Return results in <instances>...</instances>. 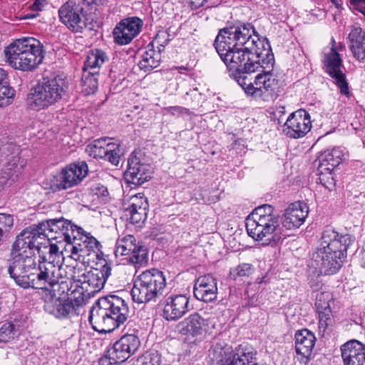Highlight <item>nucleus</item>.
I'll list each match as a JSON object with an SVG mask.
<instances>
[{
    "instance_id": "1",
    "label": "nucleus",
    "mask_w": 365,
    "mask_h": 365,
    "mask_svg": "<svg viewBox=\"0 0 365 365\" xmlns=\"http://www.w3.org/2000/svg\"><path fill=\"white\" fill-rule=\"evenodd\" d=\"M354 237L342 235L332 227H327L322 232L321 242L313 254L312 266L324 275L339 272L346 257V251L354 242Z\"/></svg>"
},
{
    "instance_id": "2",
    "label": "nucleus",
    "mask_w": 365,
    "mask_h": 365,
    "mask_svg": "<svg viewBox=\"0 0 365 365\" xmlns=\"http://www.w3.org/2000/svg\"><path fill=\"white\" fill-rule=\"evenodd\" d=\"M125 301L115 295L100 298L90 311L89 322L99 333H109L123 324L129 316Z\"/></svg>"
},
{
    "instance_id": "3",
    "label": "nucleus",
    "mask_w": 365,
    "mask_h": 365,
    "mask_svg": "<svg viewBox=\"0 0 365 365\" xmlns=\"http://www.w3.org/2000/svg\"><path fill=\"white\" fill-rule=\"evenodd\" d=\"M246 230L250 237L267 245H276L287 236L273 207L267 204L255 208L248 215Z\"/></svg>"
},
{
    "instance_id": "4",
    "label": "nucleus",
    "mask_w": 365,
    "mask_h": 365,
    "mask_svg": "<svg viewBox=\"0 0 365 365\" xmlns=\"http://www.w3.org/2000/svg\"><path fill=\"white\" fill-rule=\"evenodd\" d=\"M267 48L252 47L246 48V46H225L222 49L220 44H214V46L222 61L230 70L240 73H255L261 69L262 65H266L268 57L272 56L270 53L269 45L266 43Z\"/></svg>"
},
{
    "instance_id": "5",
    "label": "nucleus",
    "mask_w": 365,
    "mask_h": 365,
    "mask_svg": "<svg viewBox=\"0 0 365 365\" xmlns=\"http://www.w3.org/2000/svg\"><path fill=\"white\" fill-rule=\"evenodd\" d=\"M28 232H21L13 244L11 257L7 272L16 284L23 288H30L31 278L36 265V257L34 248L38 247L26 235Z\"/></svg>"
},
{
    "instance_id": "6",
    "label": "nucleus",
    "mask_w": 365,
    "mask_h": 365,
    "mask_svg": "<svg viewBox=\"0 0 365 365\" xmlns=\"http://www.w3.org/2000/svg\"><path fill=\"white\" fill-rule=\"evenodd\" d=\"M65 258L59 246L51 243L48 255L42 261H39L38 266L35 265L30 287L48 289L60 283L61 279H68L63 268ZM64 284L65 282H61V286Z\"/></svg>"
},
{
    "instance_id": "7",
    "label": "nucleus",
    "mask_w": 365,
    "mask_h": 365,
    "mask_svg": "<svg viewBox=\"0 0 365 365\" xmlns=\"http://www.w3.org/2000/svg\"><path fill=\"white\" fill-rule=\"evenodd\" d=\"M6 62L14 68L31 71L44 58L43 45L34 38L15 40L4 49Z\"/></svg>"
},
{
    "instance_id": "8",
    "label": "nucleus",
    "mask_w": 365,
    "mask_h": 365,
    "mask_svg": "<svg viewBox=\"0 0 365 365\" xmlns=\"http://www.w3.org/2000/svg\"><path fill=\"white\" fill-rule=\"evenodd\" d=\"M68 89V83L63 76L43 78L31 88L28 103L33 110L48 108L66 96Z\"/></svg>"
},
{
    "instance_id": "9",
    "label": "nucleus",
    "mask_w": 365,
    "mask_h": 365,
    "mask_svg": "<svg viewBox=\"0 0 365 365\" xmlns=\"http://www.w3.org/2000/svg\"><path fill=\"white\" fill-rule=\"evenodd\" d=\"M274 57L269 56L266 65L262 64L261 69L255 81L247 79L245 74L249 73H232L230 76L233 77L237 83L242 88L245 92L255 98H267L272 96L278 88V79L277 75L273 72Z\"/></svg>"
},
{
    "instance_id": "10",
    "label": "nucleus",
    "mask_w": 365,
    "mask_h": 365,
    "mask_svg": "<svg viewBox=\"0 0 365 365\" xmlns=\"http://www.w3.org/2000/svg\"><path fill=\"white\" fill-rule=\"evenodd\" d=\"M76 225L71 221L63 217L58 219H49L34 225L22 232H28L27 237L33 241L35 245H39L38 239H47L48 240H56V245H58L60 250H63L64 245L71 240L72 234Z\"/></svg>"
},
{
    "instance_id": "11",
    "label": "nucleus",
    "mask_w": 365,
    "mask_h": 365,
    "mask_svg": "<svg viewBox=\"0 0 365 365\" xmlns=\"http://www.w3.org/2000/svg\"><path fill=\"white\" fill-rule=\"evenodd\" d=\"M214 44H220V48L225 46H246L267 48L264 39H261L256 32L255 27L250 23L236 22L229 25L218 32Z\"/></svg>"
},
{
    "instance_id": "12",
    "label": "nucleus",
    "mask_w": 365,
    "mask_h": 365,
    "mask_svg": "<svg viewBox=\"0 0 365 365\" xmlns=\"http://www.w3.org/2000/svg\"><path fill=\"white\" fill-rule=\"evenodd\" d=\"M164 273L157 269H150L136 277L131 289L133 300L138 304L155 301L166 289Z\"/></svg>"
},
{
    "instance_id": "13",
    "label": "nucleus",
    "mask_w": 365,
    "mask_h": 365,
    "mask_svg": "<svg viewBox=\"0 0 365 365\" xmlns=\"http://www.w3.org/2000/svg\"><path fill=\"white\" fill-rule=\"evenodd\" d=\"M100 242L90 233L81 227H76L71 240L66 242L61 251L66 257L76 262H86L94 259H100L103 254Z\"/></svg>"
},
{
    "instance_id": "14",
    "label": "nucleus",
    "mask_w": 365,
    "mask_h": 365,
    "mask_svg": "<svg viewBox=\"0 0 365 365\" xmlns=\"http://www.w3.org/2000/svg\"><path fill=\"white\" fill-rule=\"evenodd\" d=\"M257 352L247 344H241L232 350L227 344H216L209 350L212 365H259Z\"/></svg>"
},
{
    "instance_id": "15",
    "label": "nucleus",
    "mask_w": 365,
    "mask_h": 365,
    "mask_svg": "<svg viewBox=\"0 0 365 365\" xmlns=\"http://www.w3.org/2000/svg\"><path fill=\"white\" fill-rule=\"evenodd\" d=\"M110 274L111 267L105 262L101 268L93 269L83 274L75 285L71 287L85 305L91 297L103 289Z\"/></svg>"
},
{
    "instance_id": "16",
    "label": "nucleus",
    "mask_w": 365,
    "mask_h": 365,
    "mask_svg": "<svg viewBox=\"0 0 365 365\" xmlns=\"http://www.w3.org/2000/svg\"><path fill=\"white\" fill-rule=\"evenodd\" d=\"M67 296L68 298L63 299L49 294L45 299V312L58 319L77 315L78 309L83 306V301L76 296L72 287L68 289Z\"/></svg>"
},
{
    "instance_id": "17",
    "label": "nucleus",
    "mask_w": 365,
    "mask_h": 365,
    "mask_svg": "<svg viewBox=\"0 0 365 365\" xmlns=\"http://www.w3.org/2000/svg\"><path fill=\"white\" fill-rule=\"evenodd\" d=\"M115 255L117 257H122L127 263L135 266L145 264L148 258L147 249L131 235L118 237L115 243Z\"/></svg>"
},
{
    "instance_id": "18",
    "label": "nucleus",
    "mask_w": 365,
    "mask_h": 365,
    "mask_svg": "<svg viewBox=\"0 0 365 365\" xmlns=\"http://www.w3.org/2000/svg\"><path fill=\"white\" fill-rule=\"evenodd\" d=\"M88 165L85 162H78L67 165L57 173L53 180L54 190H63L78 185L87 175Z\"/></svg>"
},
{
    "instance_id": "19",
    "label": "nucleus",
    "mask_w": 365,
    "mask_h": 365,
    "mask_svg": "<svg viewBox=\"0 0 365 365\" xmlns=\"http://www.w3.org/2000/svg\"><path fill=\"white\" fill-rule=\"evenodd\" d=\"M58 16L61 21L73 32H82L87 26L88 19L83 4L74 0H68L62 5L58 10Z\"/></svg>"
},
{
    "instance_id": "20",
    "label": "nucleus",
    "mask_w": 365,
    "mask_h": 365,
    "mask_svg": "<svg viewBox=\"0 0 365 365\" xmlns=\"http://www.w3.org/2000/svg\"><path fill=\"white\" fill-rule=\"evenodd\" d=\"M323 63L325 71L334 80L335 84L343 94H348V83L341 71L342 60L333 46L324 51Z\"/></svg>"
},
{
    "instance_id": "21",
    "label": "nucleus",
    "mask_w": 365,
    "mask_h": 365,
    "mask_svg": "<svg viewBox=\"0 0 365 365\" xmlns=\"http://www.w3.org/2000/svg\"><path fill=\"white\" fill-rule=\"evenodd\" d=\"M312 128L309 114L304 110L292 113L283 125V133L292 138L304 137Z\"/></svg>"
},
{
    "instance_id": "22",
    "label": "nucleus",
    "mask_w": 365,
    "mask_h": 365,
    "mask_svg": "<svg viewBox=\"0 0 365 365\" xmlns=\"http://www.w3.org/2000/svg\"><path fill=\"white\" fill-rule=\"evenodd\" d=\"M86 152L94 158L105 159L115 165L118 164L120 158L118 145L110 142L108 138L94 140L86 146Z\"/></svg>"
},
{
    "instance_id": "23",
    "label": "nucleus",
    "mask_w": 365,
    "mask_h": 365,
    "mask_svg": "<svg viewBox=\"0 0 365 365\" xmlns=\"http://www.w3.org/2000/svg\"><path fill=\"white\" fill-rule=\"evenodd\" d=\"M140 340L135 334H125L115 341L108 349V356L113 363H122L133 354L140 346Z\"/></svg>"
},
{
    "instance_id": "24",
    "label": "nucleus",
    "mask_w": 365,
    "mask_h": 365,
    "mask_svg": "<svg viewBox=\"0 0 365 365\" xmlns=\"http://www.w3.org/2000/svg\"><path fill=\"white\" fill-rule=\"evenodd\" d=\"M143 25V21L136 16L121 20L113 29L114 41L118 45L130 43L139 34Z\"/></svg>"
},
{
    "instance_id": "25",
    "label": "nucleus",
    "mask_w": 365,
    "mask_h": 365,
    "mask_svg": "<svg viewBox=\"0 0 365 365\" xmlns=\"http://www.w3.org/2000/svg\"><path fill=\"white\" fill-rule=\"evenodd\" d=\"M189 298L185 294H170L165 297L163 305V317L166 320L176 321L189 311Z\"/></svg>"
},
{
    "instance_id": "26",
    "label": "nucleus",
    "mask_w": 365,
    "mask_h": 365,
    "mask_svg": "<svg viewBox=\"0 0 365 365\" xmlns=\"http://www.w3.org/2000/svg\"><path fill=\"white\" fill-rule=\"evenodd\" d=\"M152 174L153 168L150 165L140 163L136 156L128 158V168L125 173V179L128 183L141 185L151 178Z\"/></svg>"
},
{
    "instance_id": "27",
    "label": "nucleus",
    "mask_w": 365,
    "mask_h": 365,
    "mask_svg": "<svg viewBox=\"0 0 365 365\" xmlns=\"http://www.w3.org/2000/svg\"><path fill=\"white\" fill-rule=\"evenodd\" d=\"M210 322L209 319H204L198 313H194L179 322L177 329L182 335L202 337L209 330Z\"/></svg>"
},
{
    "instance_id": "28",
    "label": "nucleus",
    "mask_w": 365,
    "mask_h": 365,
    "mask_svg": "<svg viewBox=\"0 0 365 365\" xmlns=\"http://www.w3.org/2000/svg\"><path fill=\"white\" fill-rule=\"evenodd\" d=\"M161 37L165 38V35L164 33H158L153 41L147 46L142 54L138 66L145 72L152 71L160 63L162 48H160V46L163 45L159 40Z\"/></svg>"
},
{
    "instance_id": "29",
    "label": "nucleus",
    "mask_w": 365,
    "mask_h": 365,
    "mask_svg": "<svg viewBox=\"0 0 365 365\" xmlns=\"http://www.w3.org/2000/svg\"><path fill=\"white\" fill-rule=\"evenodd\" d=\"M193 293L195 297L205 302H210L217 299V281L210 274L199 277L195 281Z\"/></svg>"
},
{
    "instance_id": "30",
    "label": "nucleus",
    "mask_w": 365,
    "mask_h": 365,
    "mask_svg": "<svg viewBox=\"0 0 365 365\" xmlns=\"http://www.w3.org/2000/svg\"><path fill=\"white\" fill-rule=\"evenodd\" d=\"M148 204L141 193L132 196L128 207L125 209V216L132 224L143 223L147 218Z\"/></svg>"
},
{
    "instance_id": "31",
    "label": "nucleus",
    "mask_w": 365,
    "mask_h": 365,
    "mask_svg": "<svg viewBox=\"0 0 365 365\" xmlns=\"http://www.w3.org/2000/svg\"><path fill=\"white\" fill-rule=\"evenodd\" d=\"M308 215V207L304 202H297L289 205L283 216L282 226L287 230L297 228Z\"/></svg>"
},
{
    "instance_id": "32",
    "label": "nucleus",
    "mask_w": 365,
    "mask_h": 365,
    "mask_svg": "<svg viewBox=\"0 0 365 365\" xmlns=\"http://www.w3.org/2000/svg\"><path fill=\"white\" fill-rule=\"evenodd\" d=\"M341 357L344 365H365V346L357 340L342 345Z\"/></svg>"
},
{
    "instance_id": "33",
    "label": "nucleus",
    "mask_w": 365,
    "mask_h": 365,
    "mask_svg": "<svg viewBox=\"0 0 365 365\" xmlns=\"http://www.w3.org/2000/svg\"><path fill=\"white\" fill-rule=\"evenodd\" d=\"M295 349L297 354L303 358L308 359L312 354L315 344L314 334L307 329L299 330L295 336Z\"/></svg>"
},
{
    "instance_id": "34",
    "label": "nucleus",
    "mask_w": 365,
    "mask_h": 365,
    "mask_svg": "<svg viewBox=\"0 0 365 365\" xmlns=\"http://www.w3.org/2000/svg\"><path fill=\"white\" fill-rule=\"evenodd\" d=\"M349 48L359 61L365 59V31L361 27H353L349 34Z\"/></svg>"
},
{
    "instance_id": "35",
    "label": "nucleus",
    "mask_w": 365,
    "mask_h": 365,
    "mask_svg": "<svg viewBox=\"0 0 365 365\" xmlns=\"http://www.w3.org/2000/svg\"><path fill=\"white\" fill-rule=\"evenodd\" d=\"M345 153L341 148H334L322 153L318 158L320 170H334L344 158Z\"/></svg>"
},
{
    "instance_id": "36",
    "label": "nucleus",
    "mask_w": 365,
    "mask_h": 365,
    "mask_svg": "<svg viewBox=\"0 0 365 365\" xmlns=\"http://www.w3.org/2000/svg\"><path fill=\"white\" fill-rule=\"evenodd\" d=\"M106 59L107 56L104 51L98 49L92 51L87 56L83 71H98L99 68L105 63Z\"/></svg>"
},
{
    "instance_id": "37",
    "label": "nucleus",
    "mask_w": 365,
    "mask_h": 365,
    "mask_svg": "<svg viewBox=\"0 0 365 365\" xmlns=\"http://www.w3.org/2000/svg\"><path fill=\"white\" fill-rule=\"evenodd\" d=\"M255 268L250 263H241L232 267L230 270V276L232 279H236L238 277H249L253 274Z\"/></svg>"
},
{
    "instance_id": "38",
    "label": "nucleus",
    "mask_w": 365,
    "mask_h": 365,
    "mask_svg": "<svg viewBox=\"0 0 365 365\" xmlns=\"http://www.w3.org/2000/svg\"><path fill=\"white\" fill-rule=\"evenodd\" d=\"M331 300L332 296L331 293L328 292L317 294L316 297V308L317 312L331 311L330 307Z\"/></svg>"
},
{
    "instance_id": "39",
    "label": "nucleus",
    "mask_w": 365,
    "mask_h": 365,
    "mask_svg": "<svg viewBox=\"0 0 365 365\" xmlns=\"http://www.w3.org/2000/svg\"><path fill=\"white\" fill-rule=\"evenodd\" d=\"M97 74L98 71H83L82 81L83 85L90 89L88 93H94L98 88V79L96 78Z\"/></svg>"
},
{
    "instance_id": "40",
    "label": "nucleus",
    "mask_w": 365,
    "mask_h": 365,
    "mask_svg": "<svg viewBox=\"0 0 365 365\" xmlns=\"http://www.w3.org/2000/svg\"><path fill=\"white\" fill-rule=\"evenodd\" d=\"M14 95V90L9 84L0 86V107L11 104Z\"/></svg>"
},
{
    "instance_id": "41",
    "label": "nucleus",
    "mask_w": 365,
    "mask_h": 365,
    "mask_svg": "<svg viewBox=\"0 0 365 365\" xmlns=\"http://www.w3.org/2000/svg\"><path fill=\"white\" fill-rule=\"evenodd\" d=\"M320 164H318L317 174L321 184L326 188L331 190L335 184L333 175L334 170H320Z\"/></svg>"
},
{
    "instance_id": "42",
    "label": "nucleus",
    "mask_w": 365,
    "mask_h": 365,
    "mask_svg": "<svg viewBox=\"0 0 365 365\" xmlns=\"http://www.w3.org/2000/svg\"><path fill=\"white\" fill-rule=\"evenodd\" d=\"M13 225L14 217L11 215L0 213V241L9 232Z\"/></svg>"
},
{
    "instance_id": "43",
    "label": "nucleus",
    "mask_w": 365,
    "mask_h": 365,
    "mask_svg": "<svg viewBox=\"0 0 365 365\" xmlns=\"http://www.w3.org/2000/svg\"><path fill=\"white\" fill-rule=\"evenodd\" d=\"M319 314V329L320 332L324 333L329 327L332 325L333 319L331 311L317 312Z\"/></svg>"
},
{
    "instance_id": "44",
    "label": "nucleus",
    "mask_w": 365,
    "mask_h": 365,
    "mask_svg": "<svg viewBox=\"0 0 365 365\" xmlns=\"http://www.w3.org/2000/svg\"><path fill=\"white\" fill-rule=\"evenodd\" d=\"M15 335L14 326L11 323H4L0 328V341L6 342L14 339Z\"/></svg>"
},
{
    "instance_id": "45",
    "label": "nucleus",
    "mask_w": 365,
    "mask_h": 365,
    "mask_svg": "<svg viewBox=\"0 0 365 365\" xmlns=\"http://www.w3.org/2000/svg\"><path fill=\"white\" fill-rule=\"evenodd\" d=\"M349 9L354 11H359L365 16V0H347Z\"/></svg>"
},
{
    "instance_id": "46",
    "label": "nucleus",
    "mask_w": 365,
    "mask_h": 365,
    "mask_svg": "<svg viewBox=\"0 0 365 365\" xmlns=\"http://www.w3.org/2000/svg\"><path fill=\"white\" fill-rule=\"evenodd\" d=\"M349 9L354 11H359L365 16V0H347Z\"/></svg>"
},
{
    "instance_id": "47",
    "label": "nucleus",
    "mask_w": 365,
    "mask_h": 365,
    "mask_svg": "<svg viewBox=\"0 0 365 365\" xmlns=\"http://www.w3.org/2000/svg\"><path fill=\"white\" fill-rule=\"evenodd\" d=\"M91 191L94 195L98 196H106L108 194L107 187L101 183L93 184L91 187Z\"/></svg>"
},
{
    "instance_id": "48",
    "label": "nucleus",
    "mask_w": 365,
    "mask_h": 365,
    "mask_svg": "<svg viewBox=\"0 0 365 365\" xmlns=\"http://www.w3.org/2000/svg\"><path fill=\"white\" fill-rule=\"evenodd\" d=\"M185 2L191 9L195 10L203 6L207 0H185Z\"/></svg>"
},
{
    "instance_id": "49",
    "label": "nucleus",
    "mask_w": 365,
    "mask_h": 365,
    "mask_svg": "<svg viewBox=\"0 0 365 365\" xmlns=\"http://www.w3.org/2000/svg\"><path fill=\"white\" fill-rule=\"evenodd\" d=\"M100 365H114L118 364V363H113V361L110 359L108 356V350L107 351L106 354L100 359L99 360Z\"/></svg>"
},
{
    "instance_id": "50",
    "label": "nucleus",
    "mask_w": 365,
    "mask_h": 365,
    "mask_svg": "<svg viewBox=\"0 0 365 365\" xmlns=\"http://www.w3.org/2000/svg\"><path fill=\"white\" fill-rule=\"evenodd\" d=\"M9 84L6 72L0 68V86Z\"/></svg>"
},
{
    "instance_id": "51",
    "label": "nucleus",
    "mask_w": 365,
    "mask_h": 365,
    "mask_svg": "<svg viewBox=\"0 0 365 365\" xmlns=\"http://www.w3.org/2000/svg\"><path fill=\"white\" fill-rule=\"evenodd\" d=\"M161 33H164L165 35V38L161 37L159 40L160 41V43L163 45V46H160V48H162V51H163L164 50L165 46L168 43L169 40L168 38V34L165 32L162 31Z\"/></svg>"
},
{
    "instance_id": "52",
    "label": "nucleus",
    "mask_w": 365,
    "mask_h": 365,
    "mask_svg": "<svg viewBox=\"0 0 365 365\" xmlns=\"http://www.w3.org/2000/svg\"><path fill=\"white\" fill-rule=\"evenodd\" d=\"M330 1L338 9H342L343 3H342L341 0H330Z\"/></svg>"
},
{
    "instance_id": "53",
    "label": "nucleus",
    "mask_w": 365,
    "mask_h": 365,
    "mask_svg": "<svg viewBox=\"0 0 365 365\" xmlns=\"http://www.w3.org/2000/svg\"><path fill=\"white\" fill-rule=\"evenodd\" d=\"M277 113H279V114L284 113V107L277 108L274 112V115H277Z\"/></svg>"
},
{
    "instance_id": "54",
    "label": "nucleus",
    "mask_w": 365,
    "mask_h": 365,
    "mask_svg": "<svg viewBox=\"0 0 365 365\" xmlns=\"http://www.w3.org/2000/svg\"><path fill=\"white\" fill-rule=\"evenodd\" d=\"M32 9L34 10V9H36V10H40L41 9L39 8V5L38 4L37 1H35L34 3V4L32 5Z\"/></svg>"
},
{
    "instance_id": "55",
    "label": "nucleus",
    "mask_w": 365,
    "mask_h": 365,
    "mask_svg": "<svg viewBox=\"0 0 365 365\" xmlns=\"http://www.w3.org/2000/svg\"><path fill=\"white\" fill-rule=\"evenodd\" d=\"M362 255L361 266L365 268V252H363Z\"/></svg>"
},
{
    "instance_id": "56",
    "label": "nucleus",
    "mask_w": 365,
    "mask_h": 365,
    "mask_svg": "<svg viewBox=\"0 0 365 365\" xmlns=\"http://www.w3.org/2000/svg\"><path fill=\"white\" fill-rule=\"evenodd\" d=\"M34 16H35L34 15H32V16L27 15L26 18L27 19H31V18H34Z\"/></svg>"
}]
</instances>
